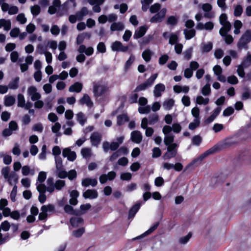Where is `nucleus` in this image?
<instances>
[{
  "instance_id": "nucleus-1",
  "label": "nucleus",
  "mask_w": 251,
  "mask_h": 251,
  "mask_svg": "<svg viewBox=\"0 0 251 251\" xmlns=\"http://www.w3.org/2000/svg\"><path fill=\"white\" fill-rule=\"evenodd\" d=\"M165 135L164 143L167 146V151H176L177 144L173 143L175 136L171 132L172 128L170 126H165L162 129Z\"/></svg>"
},
{
  "instance_id": "nucleus-2",
  "label": "nucleus",
  "mask_w": 251,
  "mask_h": 251,
  "mask_svg": "<svg viewBox=\"0 0 251 251\" xmlns=\"http://www.w3.org/2000/svg\"><path fill=\"white\" fill-rule=\"evenodd\" d=\"M1 173L9 185H12L18 182V176L15 173H10V168L9 167L2 168L1 170Z\"/></svg>"
},
{
  "instance_id": "nucleus-3",
  "label": "nucleus",
  "mask_w": 251,
  "mask_h": 251,
  "mask_svg": "<svg viewBox=\"0 0 251 251\" xmlns=\"http://www.w3.org/2000/svg\"><path fill=\"white\" fill-rule=\"evenodd\" d=\"M94 96L100 97L109 91V87L106 84L100 82H94L93 84Z\"/></svg>"
},
{
  "instance_id": "nucleus-4",
  "label": "nucleus",
  "mask_w": 251,
  "mask_h": 251,
  "mask_svg": "<svg viewBox=\"0 0 251 251\" xmlns=\"http://www.w3.org/2000/svg\"><path fill=\"white\" fill-rule=\"evenodd\" d=\"M251 40V30H247L242 36L238 43V47L239 48L244 47Z\"/></svg>"
},
{
  "instance_id": "nucleus-5",
  "label": "nucleus",
  "mask_w": 251,
  "mask_h": 251,
  "mask_svg": "<svg viewBox=\"0 0 251 251\" xmlns=\"http://www.w3.org/2000/svg\"><path fill=\"white\" fill-rule=\"evenodd\" d=\"M1 9L3 12H7L9 15L16 14L19 11V8L17 6L10 5L6 2H3L1 4Z\"/></svg>"
},
{
  "instance_id": "nucleus-6",
  "label": "nucleus",
  "mask_w": 251,
  "mask_h": 251,
  "mask_svg": "<svg viewBox=\"0 0 251 251\" xmlns=\"http://www.w3.org/2000/svg\"><path fill=\"white\" fill-rule=\"evenodd\" d=\"M27 92L32 101L37 100L41 98L40 94L37 92V89L35 86H31L28 87Z\"/></svg>"
},
{
  "instance_id": "nucleus-7",
  "label": "nucleus",
  "mask_w": 251,
  "mask_h": 251,
  "mask_svg": "<svg viewBox=\"0 0 251 251\" xmlns=\"http://www.w3.org/2000/svg\"><path fill=\"white\" fill-rule=\"evenodd\" d=\"M87 1L93 6L92 10L94 12L99 13L101 11L100 5L104 3L105 0H87Z\"/></svg>"
},
{
  "instance_id": "nucleus-8",
  "label": "nucleus",
  "mask_w": 251,
  "mask_h": 251,
  "mask_svg": "<svg viewBox=\"0 0 251 251\" xmlns=\"http://www.w3.org/2000/svg\"><path fill=\"white\" fill-rule=\"evenodd\" d=\"M62 155L64 157H67V159L70 161H74L76 157L75 152L72 151L69 148H66L63 149Z\"/></svg>"
},
{
  "instance_id": "nucleus-9",
  "label": "nucleus",
  "mask_w": 251,
  "mask_h": 251,
  "mask_svg": "<svg viewBox=\"0 0 251 251\" xmlns=\"http://www.w3.org/2000/svg\"><path fill=\"white\" fill-rule=\"evenodd\" d=\"M166 13V9L165 8H162L150 19V22L151 23H158L161 22L165 17Z\"/></svg>"
},
{
  "instance_id": "nucleus-10",
  "label": "nucleus",
  "mask_w": 251,
  "mask_h": 251,
  "mask_svg": "<svg viewBox=\"0 0 251 251\" xmlns=\"http://www.w3.org/2000/svg\"><path fill=\"white\" fill-rule=\"evenodd\" d=\"M111 50L113 51H121V52H126L127 51L128 49V47L127 46H124L119 41H115L113 42L111 45Z\"/></svg>"
},
{
  "instance_id": "nucleus-11",
  "label": "nucleus",
  "mask_w": 251,
  "mask_h": 251,
  "mask_svg": "<svg viewBox=\"0 0 251 251\" xmlns=\"http://www.w3.org/2000/svg\"><path fill=\"white\" fill-rule=\"evenodd\" d=\"M229 172L226 170H224L217 174L213 178V181L218 183L223 182L229 175Z\"/></svg>"
},
{
  "instance_id": "nucleus-12",
  "label": "nucleus",
  "mask_w": 251,
  "mask_h": 251,
  "mask_svg": "<svg viewBox=\"0 0 251 251\" xmlns=\"http://www.w3.org/2000/svg\"><path fill=\"white\" fill-rule=\"evenodd\" d=\"M130 139L132 142L139 144L142 140V134L139 131H133L131 133Z\"/></svg>"
},
{
  "instance_id": "nucleus-13",
  "label": "nucleus",
  "mask_w": 251,
  "mask_h": 251,
  "mask_svg": "<svg viewBox=\"0 0 251 251\" xmlns=\"http://www.w3.org/2000/svg\"><path fill=\"white\" fill-rule=\"evenodd\" d=\"M90 140L92 146L97 147L101 141V136L98 132H94L90 137Z\"/></svg>"
},
{
  "instance_id": "nucleus-14",
  "label": "nucleus",
  "mask_w": 251,
  "mask_h": 251,
  "mask_svg": "<svg viewBox=\"0 0 251 251\" xmlns=\"http://www.w3.org/2000/svg\"><path fill=\"white\" fill-rule=\"evenodd\" d=\"M98 184V181L96 178H86L82 180L81 184L84 187H88L91 186L94 187Z\"/></svg>"
},
{
  "instance_id": "nucleus-15",
  "label": "nucleus",
  "mask_w": 251,
  "mask_h": 251,
  "mask_svg": "<svg viewBox=\"0 0 251 251\" xmlns=\"http://www.w3.org/2000/svg\"><path fill=\"white\" fill-rule=\"evenodd\" d=\"M165 90V86L162 83L156 84L154 88L153 94L155 97H159L161 96V93Z\"/></svg>"
},
{
  "instance_id": "nucleus-16",
  "label": "nucleus",
  "mask_w": 251,
  "mask_h": 251,
  "mask_svg": "<svg viewBox=\"0 0 251 251\" xmlns=\"http://www.w3.org/2000/svg\"><path fill=\"white\" fill-rule=\"evenodd\" d=\"M83 196L85 199H94L98 197V194L96 190L88 189L84 192Z\"/></svg>"
},
{
  "instance_id": "nucleus-17",
  "label": "nucleus",
  "mask_w": 251,
  "mask_h": 251,
  "mask_svg": "<svg viewBox=\"0 0 251 251\" xmlns=\"http://www.w3.org/2000/svg\"><path fill=\"white\" fill-rule=\"evenodd\" d=\"M78 51L80 53L84 52L87 55H91L94 52V49L92 47L86 48L84 45H81L78 49Z\"/></svg>"
},
{
  "instance_id": "nucleus-18",
  "label": "nucleus",
  "mask_w": 251,
  "mask_h": 251,
  "mask_svg": "<svg viewBox=\"0 0 251 251\" xmlns=\"http://www.w3.org/2000/svg\"><path fill=\"white\" fill-rule=\"evenodd\" d=\"M83 85L79 82H75L74 84L70 86L69 91L70 92L79 93L82 89Z\"/></svg>"
},
{
  "instance_id": "nucleus-19",
  "label": "nucleus",
  "mask_w": 251,
  "mask_h": 251,
  "mask_svg": "<svg viewBox=\"0 0 251 251\" xmlns=\"http://www.w3.org/2000/svg\"><path fill=\"white\" fill-rule=\"evenodd\" d=\"M3 28V30L8 31L11 27V23L10 20L5 19H0V28Z\"/></svg>"
},
{
  "instance_id": "nucleus-20",
  "label": "nucleus",
  "mask_w": 251,
  "mask_h": 251,
  "mask_svg": "<svg viewBox=\"0 0 251 251\" xmlns=\"http://www.w3.org/2000/svg\"><path fill=\"white\" fill-rule=\"evenodd\" d=\"M79 102L81 104H85L89 107H92L93 104V102L91 100V98L87 94H85L79 100Z\"/></svg>"
},
{
  "instance_id": "nucleus-21",
  "label": "nucleus",
  "mask_w": 251,
  "mask_h": 251,
  "mask_svg": "<svg viewBox=\"0 0 251 251\" xmlns=\"http://www.w3.org/2000/svg\"><path fill=\"white\" fill-rule=\"evenodd\" d=\"M25 99L23 95L19 94L18 95V106L21 107H25L26 109H28L30 107V104H25Z\"/></svg>"
},
{
  "instance_id": "nucleus-22",
  "label": "nucleus",
  "mask_w": 251,
  "mask_h": 251,
  "mask_svg": "<svg viewBox=\"0 0 251 251\" xmlns=\"http://www.w3.org/2000/svg\"><path fill=\"white\" fill-rule=\"evenodd\" d=\"M81 154L83 158L89 159L93 154L92 150L89 148H83L81 150Z\"/></svg>"
},
{
  "instance_id": "nucleus-23",
  "label": "nucleus",
  "mask_w": 251,
  "mask_h": 251,
  "mask_svg": "<svg viewBox=\"0 0 251 251\" xmlns=\"http://www.w3.org/2000/svg\"><path fill=\"white\" fill-rule=\"evenodd\" d=\"M70 224L74 227L81 226L83 223V220L80 217H73L70 219Z\"/></svg>"
},
{
  "instance_id": "nucleus-24",
  "label": "nucleus",
  "mask_w": 251,
  "mask_h": 251,
  "mask_svg": "<svg viewBox=\"0 0 251 251\" xmlns=\"http://www.w3.org/2000/svg\"><path fill=\"white\" fill-rule=\"evenodd\" d=\"M221 111V107H217L216 108L212 114L209 116L208 118L206 119L205 122L206 124H209L213 122L214 119L216 118V117L219 115V114L220 113Z\"/></svg>"
},
{
  "instance_id": "nucleus-25",
  "label": "nucleus",
  "mask_w": 251,
  "mask_h": 251,
  "mask_svg": "<svg viewBox=\"0 0 251 251\" xmlns=\"http://www.w3.org/2000/svg\"><path fill=\"white\" fill-rule=\"evenodd\" d=\"M147 30V27L145 26H141L138 30L135 32L134 37L135 39H138L143 36Z\"/></svg>"
},
{
  "instance_id": "nucleus-26",
  "label": "nucleus",
  "mask_w": 251,
  "mask_h": 251,
  "mask_svg": "<svg viewBox=\"0 0 251 251\" xmlns=\"http://www.w3.org/2000/svg\"><path fill=\"white\" fill-rule=\"evenodd\" d=\"M124 28V25L121 22H114L111 25L110 30L112 31H121Z\"/></svg>"
},
{
  "instance_id": "nucleus-27",
  "label": "nucleus",
  "mask_w": 251,
  "mask_h": 251,
  "mask_svg": "<svg viewBox=\"0 0 251 251\" xmlns=\"http://www.w3.org/2000/svg\"><path fill=\"white\" fill-rule=\"evenodd\" d=\"M222 25H223V27L220 29L219 33L221 36H224L230 31L231 25L229 22Z\"/></svg>"
},
{
  "instance_id": "nucleus-28",
  "label": "nucleus",
  "mask_w": 251,
  "mask_h": 251,
  "mask_svg": "<svg viewBox=\"0 0 251 251\" xmlns=\"http://www.w3.org/2000/svg\"><path fill=\"white\" fill-rule=\"evenodd\" d=\"M129 118L126 113H123L117 116V124L119 126L122 125L126 122L128 121Z\"/></svg>"
},
{
  "instance_id": "nucleus-29",
  "label": "nucleus",
  "mask_w": 251,
  "mask_h": 251,
  "mask_svg": "<svg viewBox=\"0 0 251 251\" xmlns=\"http://www.w3.org/2000/svg\"><path fill=\"white\" fill-rule=\"evenodd\" d=\"M22 173L24 176L28 175L33 176L35 174V172L34 170L30 169L28 166L25 165L22 167Z\"/></svg>"
},
{
  "instance_id": "nucleus-30",
  "label": "nucleus",
  "mask_w": 251,
  "mask_h": 251,
  "mask_svg": "<svg viewBox=\"0 0 251 251\" xmlns=\"http://www.w3.org/2000/svg\"><path fill=\"white\" fill-rule=\"evenodd\" d=\"M141 206V203L137 202L134 205H133L129 210L128 217L129 218H131L134 216L135 214L139 209Z\"/></svg>"
},
{
  "instance_id": "nucleus-31",
  "label": "nucleus",
  "mask_w": 251,
  "mask_h": 251,
  "mask_svg": "<svg viewBox=\"0 0 251 251\" xmlns=\"http://www.w3.org/2000/svg\"><path fill=\"white\" fill-rule=\"evenodd\" d=\"M89 10L86 7H83L80 11L77 12V16L78 17V21H81L84 17L89 14Z\"/></svg>"
},
{
  "instance_id": "nucleus-32",
  "label": "nucleus",
  "mask_w": 251,
  "mask_h": 251,
  "mask_svg": "<svg viewBox=\"0 0 251 251\" xmlns=\"http://www.w3.org/2000/svg\"><path fill=\"white\" fill-rule=\"evenodd\" d=\"M209 102V99L208 98H203L201 96H198L196 97V102L199 105H206Z\"/></svg>"
},
{
  "instance_id": "nucleus-33",
  "label": "nucleus",
  "mask_w": 251,
  "mask_h": 251,
  "mask_svg": "<svg viewBox=\"0 0 251 251\" xmlns=\"http://www.w3.org/2000/svg\"><path fill=\"white\" fill-rule=\"evenodd\" d=\"M15 99L12 96H6L4 97V105L6 106H10L14 104Z\"/></svg>"
},
{
  "instance_id": "nucleus-34",
  "label": "nucleus",
  "mask_w": 251,
  "mask_h": 251,
  "mask_svg": "<svg viewBox=\"0 0 251 251\" xmlns=\"http://www.w3.org/2000/svg\"><path fill=\"white\" fill-rule=\"evenodd\" d=\"M175 101L172 99L166 100L163 103V107L166 110H170L174 105Z\"/></svg>"
},
{
  "instance_id": "nucleus-35",
  "label": "nucleus",
  "mask_w": 251,
  "mask_h": 251,
  "mask_svg": "<svg viewBox=\"0 0 251 251\" xmlns=\"http://www.w3.org/2000/svg\"><path fill=\"white\" fill-rule=\"evenodd\" d=\"M184 34L185 35L186 39L190 40L195 36L196 31L194 29H184Z\"/></svg>"
},
{
  "instance_id": "nucleus-36",
  "label": "nucleus",
  "mask_w": 251,
  "mask_h": 251,
  "mask_svg": "<svg viewBox=\"0 0 251 251\" xmlns=\"http://www.w3.org/2000/svg\"><path fill=\"white\" fill-rule=\"evenodd\" d=\"M241 65L243 66L245 68L250 67L251 65V54H248L247 56L244 58Z\"/></svg>"
},
{
  "instance_id": "nucleus-37",
  "label": "nucleus",
  "mask_w": 251,
  "mask_h": 251,
  "mask_svg": "<svg viewBox=\"0 0 251 251\" xmlns=\"http://www.w3.org/2000/svg\"><path fill=\"white\" fill-rule=\"evenodd\" d=\"M152 52L150 50H144L142 54V57L146 62H149L151 59Z\"/></svg>"
},
{
  "instance_id": "nucleus-38",
  "label": "nucleus",
  "mask_w": 251,
  "mask_h": 251,
  "mask_svg": "<svg viewBox=\"0 0 251 251\" xmlns=\"http://www.w3.org/2000/svg\"><path fill=\"white\" fill-rule=\"evenodd\" d=\"M39 53L44 54L46 57V60L48 63H50L52 61V54L50 52L47 51H43L41 48L39 51Z\"/></svg>"
},
{
  "instance_id": "nucleus-39",
  "label": "nucleus",
  "mask_w": 251,
  "mask_h": 251,
  "mask_svg": "<svg viewBox=\"0 0 251 251\" xmlns=\"http://www.w3.org/2000/svg\"><path fill=\"white\" fill-rule=\"evenodd\" d=\"M200 125V119H194L193 121L189 124L188 127L189 129L193 130L198 127Z\"/></svg>"
},
{
  "instance_id": "nucleus-40",
  "label": "nucleus",
  "mask_w": 251,
  "mask_h": 251,
  "mask_svg": "<svg viewBox=\"0 0 251 251\" xmlns=\"http://www.w3.org/2000/svg\"><path fill=\"white\" fill-rule=\"evenodd\" d=\"M243 24L240 20H236L234 23V27L235 29L234 30V33L235 34H238L240 33V29L242 27Z\"/></svg>"
},
{
  "instance_id": "nucleus-41",
  "label": "nucleus",
  "mask_w": 251,
  "mask_h": 251,
  "mask_svg": "<svg viewBox=\"0 0 251 251\" xmlns=\"http://www.w3.org/2000/svg\"><path fill=\"white\" fill-rule=\"evenodd\" d=\"M211 93L210 85L209 83L205 84L201 88V94L203 96H208Z\"/></svg>"
},
{
  "instance_id": "nucleus-42",
  "label": "nucleus",
  "mask_w": 251,
  "mask_h": 251,
  "mask_svg": "<svg viewBox=\"0 0 251 251\" xmlns=\"http://www.w3.org/2000/svg\"><path fill=\"white\" fill-rule=\"evenodd\" d=\"M19 77H16L13 81L10 82L8 85V88L11 89H16L19 86Z\"/></svg>"
},
{
  "instance_id": "nucleus-43",
  "label": "nucleus",
  "mask_w": 251,
  "mask_h": 251,
  "mask_svg": "<svg viewBox=\"0 0 251 251\" xmlns=\"http://www.w3.org/2000/svg\"><path fill=\"white\" fill-rule=\"evenodd\" d=\"M11 227V225L10 224V223L7 221L5 220L3 222H2L0 224V230L2 229L4 231H8L10 228Z\"/></svg>"
},
{
  "instance_id": "nucleus-44",
  "label": "nucleus",
  "mask_w": 251,
  "mask_h": 251,
  "mask_svg": "<svg viewBox=\"0 0 251 251\" xmlns=\"http://www.w3.org/2000/svg\"><path fill=\"white\" fill-rule=\"evenodd\" d=\"M67 172L63 169V167L60 169H56V174L58 177L60 178H65L67 176Z\"/></svg>"
},
{
  "instance_id": "nucleus-45",
  "label": "nucleus",
  "mask_w": 251,
  "mask_h": 251,
  "mask_svg": "<svg viewBox=\"0 0 251 251\" xmlns=\"http://www.w3.org/2000/svg\"><path fill=\"white\" fill-rule=\"evenodd\" d=\"M243 13V8L241 5H237L234 7V15L235 17L240 16Z\"/></svg>"
},
{
  "instance_id": "nucleus-46",
  "label": "nucleus",
  "mask_w": 251,
  "mask_h": 251,
  "mask_svg": "<svg viewBox=\"0 0 251 251\" xmlns=\"http://www.w3.org/2000/svg\"><path fill=\"white\" fill-rule=\"evenodd\" d=\"M90 38V34L88 33H82L78 35L76 38V43L77 44H80L83 42L84 39L86 37Z\"/></svg>"
},
{
  "instance_id": "nucleus-47",
  "label": "nucleus",
  "mask_w": 251,
  "mask_h": 251,
  "mask_svg": "<svg viewBox=\"0 0 251 251\" xmlns=\"http://www.w3.org/2000/svg\"><path fill=\"white\" fill-rule=\"evenodd\" d=\"M41 208L43 210L47 212H53L55 210V207L53 204H48L47 205H43Z\"/></svg>"
},
{
  "instance_id": "nucleus-48",
  "label": "nucleus",
  "mask_w": 251,
  "mask_h": 251,
  "mask_svg": "<svg viewBox=\"0 0 251 251\" xmlns=\"http://www.w3.org/2000/svg\"><path fill=\"white\" fill-rule=\"evenodd\" d=\"M176 154V151H167L163 155V158L164 160H168L171 158L174 157Z\"/></svg>"
},
{
  "instance_id": "nucleus-49",
  "label": "nucleus",
  "mask_w": 251,
  "mask_h": 251,
  "mask_svg": "<svg viewBox=\"0 0 251 251\" xmlns=\"http://www.w3.org/2000/svg\"><path fill=\"white\" fill-rule=\"evenodd\" d=\"M16 20L21 24L23 25L26 22L27 19L24 13H20L17 16Z\"/></svg>"
},
{
  "instance_id": "nucleus-50",
  "label": "nucleus",
  "mask_w": 251,
  "mask_h": 251,
  "mask_svg": "<svg viewBox=\"0 0 251 251\" xmlns=\"http://www.w3.org/2000/svg\"><path fill=\"white\" fill-rule=\"evenodd\" d=\"M30 11L34 16H37L40 13L41 9L38 5H35L30 7Z\"/></svg>"
},
{
  "instance_id": "nucleus-51",
  "label": "nucleus",
  "mask_w": 251,
  "mask_h": 251,
  "mask_svg": "<svg viewBox=\"0 0 251 251\" xmlns=\"http://www.w3.org/2000/svg\"><path fill=\"white\" fill-rule=\"evenodd\" d=\"M191 114L195 118L194 119H200V109L197 106H195L191 110Z\"/></svg>"
},
{
  "instance_id": "nucleus-52",
  "label": "nucleus",
  "mask_w": 251,
  "mask_h": 251,
  "mask_svg": "<svg viewBox=\"0 0 251 251\" xmlns=\"http://www.w3.org/2000/svg\"><path fill=\"white\" fill-rule=\"evenodd\" d=\"M36 185L37 190L40 193H45L46 191V186L45 185L42 183L36 182Z\"/></svg>"
},
{
  "instance_id": "nucleus-53",
  "label": "nucleus",
  "mask_w": 251,
  "mask_h": 251,
  "mask_svg": "<svg viewBox=\"0 0 251 251\" xmlns=\"http://www.w3.org/2000/svg\"><path fill=\"white\" fill-rule=\"evenodd\" d=\"M46 177V173L43 171H41L38 174L37 182L42 183L45 180Z\"/></svg>"
},
{
  "instance_id": "nucleus-54",
  "label": "nucleus",
  "mask_w": 251,
  "mask_h": 251,
  "mask_svg": "<svg viewBox=\"0 0 251 251\" xmlns=\"http://www.w3.org/2000/svg\"><path fill=\"white\" fill-rule=\"evenodd\" d=\"M65 185V181L62 180H57L54 183V187L56 190H61Z\"/></svg>"
},
{
  "instance_id": "nucleus-55",
  "label": "nucleus",
  "mask_w": 251,
  "mask_h": 251,
  "mask_svg": "<svg viewBox=\"0 0 251 251\" xmlns=\"http://www.w3.org/2000/svg\"><path fill=\"white\" fill-rule=\"evenodd\" d=\"M77 120L79 122V123L83 126L86 121V118L84 115V114L79 112L76 115Z\"/></svg>"
},
{
  "instance_id": "nucleus-56",
  "label": "nucleus",
  "mask_w": 251,
  "mask_h": 251,
  "mask_svg": "<svg viewBox=\"0 0 251 251\" xmlns=\"http://www.w3.org/2000/svg\"><path fill=\"white\" fill-rule=\"evenodd\" d=\"M134 60H135V57L132 55H130L129 59L126 61L125 65V70L126 71L128 70V69L130 67V66L132 65V64L134 61Z\"/></svg>"
},
{
  "instance_id": "nucleus-57",
  "label": "nucleus",
  "mask_w": 251,
  "mask_h": 251,
  "mask_svg": "<svg viewBox=\"0 0 251 251\" xmlns=\"http://www.w3.org/2000/svg\"><path fill=\"white\" fill-rule=\"evenodd\" d=\"M158 121V116L157 114H154L149 117V124L153 125Z\"/></svg>"
},
{
  "instance_id": "nucleus-58",
  "label": "nucleus",
  "mask_w": 251,
  "mask_h": 251,
  "mask_svg": "<svg viewBox=\"0 0 251 251\" xmlns=\"http://www.w3.org/2000/svg\"><path fill=\"white\" fill-rule=\"evenodd\" d=\"M202 141V139L199 135H196L194 136L192 139V143L194 145L199 146L200 145Z\"/></svg>"
},
{
  "instance_id": "nucleus-59",
  "label": "nucleus",
  "mask_w": 251,
  "mask_h": 251,
  "mask_svg": "<svg viewBox=\"0 0 251 251\" xmlns=\"http://www.w3.org/2000/svg\"><path fill=\"white\" fill-rule=\"evenodd\" d=\"M20 32V29L18 27H15L11 30L10 35L12 38H16L19 36Z\"/></svg>"
},
{
  "instance_id": "nucleus-60",
  "label": "nucleus",
  "mask_w": 251,
  "mask_h": 251,
  "mask_svg": "<svg viewBox=\"0 0 251 251\" xmlns=\"http://www.w3.org/2000/svg\"><path fill=\"white\" fill-rule=\"evenodd\" d=\"M138 111L141 114H147L150 112L151 107L150 105H147L145 107H139Z\"/></svg>"
},
{
  "instance_id": "nucleus-61",
  "label": "nucleus",
  "mask_w": 251,
  "mask_h": 251,
  "mask_svg": "<svg viewBox=\"0 0 251 251\" xmlns=\"http://www.w3.org/2000/svg\"><path fill=\"white\" fill-rule=\"evenodd\" d=\"M160 7L161 5L159 3H156L151 6L150 11L151 13H155L160 9Z\"/></svg>"
},
{
  "instance_id": "nucleus-62",
  "label": "nucleus",
  "mask_w": 251,
  "mask_h": 251,
  "mask_svg": "<svg viewBox=\"0 0 251 251\" xmlns=\"http://www.w3.org/2000/svg\"><path fill=\"white\" fill-rule=\"evenodd\" d=\"M172 131L173 130L175 133H179L181 130V126L178 123H175L172 125Z\"/></svg>"
},
{
  "instance_id": "nucleus-63",
  "label": "nucleus",
  "mask_w": 251,
  "mask_h": 251,
  "mask_svg": "<svg viewBox=\"0 0 251 251\" xmlns=\"http://www.w3.org/2000/svg\"><path fill=\"white\" fill-rule=\"evenodd\" d=\"M169 56L167 54H163L159 58L158 63L161 65H164L167 62Z\"/></svg>"
},
{
  "instance_id": "nucleus-64",
  "label": "nucleus",
  "mask_w": 251,
  "mask_h": 251,
  "mask_svg": "<svg viewBox=\"0 0 251 251\" xmlns=\"http://www.w3.org/2000/svg\"><path fill=\"white\" fill-rule=\"evenodd\" d=\"M213 45L211 42L204 44L202 48V51L204 52H208L212 49Z\"/></svg>"
}]
</instances>
